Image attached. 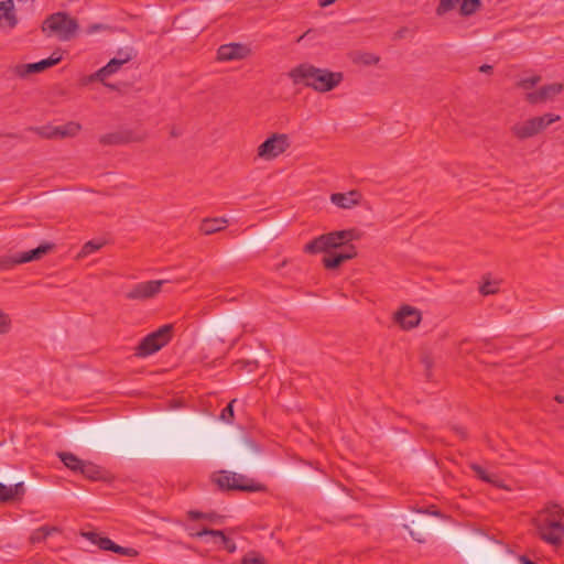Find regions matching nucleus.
I'll list each match as a JSON object with an SVG mask.
<instances>
[{
	"label": "nucleus",
	"mask_w": 564,
	"mask_h": 564,
	"mask_svg": "<svg viewBox=\"0 0 564 564\" xmlns=\"http://www.w3.org/2000/svg\"><path fill=\"white\" fill-rule=\"evenodd\" d=\"M520 562H521V564H535L533 561H531L527 556H521Z\"/></svg>",
	"instance_id": "obj_46"
},
{
	"label": "nucleus",
	"mask_w": 564,
	"mask_h": 564,
	"mask_svg": "<svg viewBox=\"0 0 564 564\" xmlns=\"http://www.w3.org/2000/svg\"><path fill=\"white\" fill-rule=\"evenodd\" d=\"M534 118H535V121H536L540 132L543 131L550 124H552L561 119V117L558 115H554V113H545L543 116L534 117Z\"/></svg>",
	"instance_id": "obj_28"
},
{
	"label": "nucleus",
	"mask_w": 564,
	"mask_h": 564,
	"mask_svg": "<svg viewBox=\"0 0 564 564\" xmlns=\"http://www.w3.org/2000/svg\"><path fill=\"white\" fill-rule=\"evenodd\" d=\"M11 328V318L0 310V335L9 333Z\"/></svg>",
	"instance_id": "obj_37"
},
{
	"label": "nucleus",
	"mask_w": 564,
	"mask_h": 564,
	"mask_svg": "<svg viewBox=\"0 0 564 564\" xmlns=\"http://www.w3.org/2000/svg\"><path fill=\"white\" fill-rule=\"evenodd\" d=\"M215 482L223 490H240L248 492L263 491L265 487L253 479L234 471L221 470Z\"/></svg>",
	"instance_id": "obj_5"
},
{
	"label": "nucleus",
	"mask_w": 564,
	"mask_h": 564,
	"mask_svg": "<svg viewBox=\"0 0 564 564\" xmlns=\"http://www.w3.org/2000/svg\"><path fill=\"white\" fill-rule=\"evenodd\" d=\"M186 531L192 538L210 536L214 543H219L220 546L228 553H235L237 550L236 543L226 535L223 530H214L208 528L197 529L195 525H187Z\"/></svg>",
	"instance_id": "obj_8"
},
{
	"label": "nucleus",
	"mask_w": 564,
	"mask_h": 564,
	"mask_svg": "<svg viewBox=\"0 0 564 564\" xmlns=\"http://www.w3.org/2000/svg\"><path fill=\"white\" fill-rule=\"evenodd\" d=\"M99 142L104 145H113L123 143L124 139L120 133H107L100 137Z\"/></svg>",
	"instance_id": "obj_32"
},
{
	"label": "nucleus",
	"mask_w": 564,
	"mask_h": 564,
	"mask_svg": "<svg viewBox=\"0 0 564 564\" xmlns=\"http://www.w3.org/2000/svg\"><path fill=\"white\" fill-rule=\"evenodd\" d=\"M12 489H13L14 498L22 497L25 494V487L22 481L13 485Z\"/></svg>",
	"instance_id": "obj_42"
},
{
	"label": "nucleus",
	"mask_w": 564,
	"mask_h": 564,
	"mask_svg": "<svg viewBox=\"0 0 564 564\" xmlns=\"http://www.w3.org/2000/svg\"><path fill=\"white\" fill-rule=\"evenodd\" d=\"M394 319L403 329H411L419 325L421 313L414 307L404 305L395 313Z\"/></svg>",
	"instance_id": "obj_16"
},
{
	"label": "nucleus",
	"mask_w": 564,
	"mask_h": 564,
	"mask_svg": "<svg viewBox=\"0 0 564 564\" xmlns=\"http://www.w3.org/2000/svg\"><path fill=\"white\" fill-rule=\"evenodd\" d=\"M31 131L37 133L41 138L44 139H57V127L54 126H43L30 128Z\"/></svg>",
	"instance_id": "obj_27"
},
{
	"label": "nucleus",
	"mask_w": 564,
	"mask_h": 564,
	"mask_svg": "<svg viewBox=\"0 0 564 564\" xmlns=\"http://www.w3.org/2000/svg\"><path fill=\"white\" fill-rule=\"evenodd\" d=\"M459 0H440L435 13L443 17L456 8ZM481 7V0H460L459 13L463 17L475 14Z\"/></svg>",
	"instance_id": "obj_10"
},
{
	"label": "nucleus",
	"mask_w": 564,
	"mask_h": 564,
	"mask_svg": "<svg viewBox=\"0 0 564 564\" xmlns=\"http://www.w3.org/2000/svg\"><path fill=\"white\" fill-rule=\"evenodd\" d=\"M361 194L358 191H349L347 193H333L330 195V202L343 209H350L359 205Z\"/></svg>",
	"instance_id": "obj_18"
},
{
	"label": "nucleus",
	"mask_w": 564,
	"mask_h": 564,
	"mask_svg": "<svg viewBox=\"0 0 564 564\" xmlns=\"http://www.w3.org/2000/svg\"><path fill=\"white\" fill-rule=\"evenodd\" d=\"M562 90V84L553 83L550 85L542 86L540 89L535 91L528 93L525 95V99L532 105L542 104L561 94Z\"/></svg>",
	"instance_id": "obj_15"
},
{
	"label": "nucleus",
	"mask_w": 564,
	"mask_h": 564,
	"mask_svg": "<svg viewBox=\"0 0 564 564\" xmlns=\"http://www.w3.org/2000/svg\"><path fill=\"white\" fill-rule=\"evenodd\" d=\"M236 402V399L231 400L227 406L221 411L220 419L227 423H230L234 420V406L232 404Z\"/></svg>",
	"instance_id": "obj_38"
},
{
	"label": "nucleus",
	"mask_w": 564,
	"mask_h": 564,
	"mask_svg": "<svg viewBox=\"0 0 564 564\" xmlns=\"http://www.w3.org/2000/svg\"><path fill=\"white\" fill-rule=\"evenodd\" d=\"M82 536H84L86 540L90 541L91 543L99 546V549L105 551H111L113 547L115 542L111 541L107 536H101L99 533L94 531H86L82 532Z\"/></svg>",
	"instance_id": "obj_22"
},
{
	"label": "nucleus",
	"mask_w": 564,
	"mask_h": 564,
	"mask_svg": "<svg viewBox=\"0 0 564 564\" xmlns=\"http://www.w3.org/2000/svg\"><path fill=\"white\" fill-rule=\"evenodd\" d=\"M57 455H58L59 459L62 460V463L65 465V467H67L68 469H70L72 471H74L76 474L80 473V469H82V466L84 463L83 459H80L75 454L69 453V452H59Z\"/></svg>",
	"instance_id": "obj_24"
},
{
	"label": "nucleus",
	"mask_w": 564,
	"mask_h": 564,
	"mask_svg": "<svg viewBox=\"0 0 564 564\" xmlns=\"http://www.w3.org/2000/svg\"><path fill=\"white\" fill-rule=\"evenodd\" d=\"M470 468L475 471L477 477L479 479H481L482 481H486V482H489V484H494V485H496L498 487L500 486L498 484V481L494 478V476L488 474L487 470L485 468H482L480 465L471 464Z\"/></svg>",
	"instance_id": "obj_29"
},
{
	"label": "nucleus",
	"mask_w": 564,
	"mask_h": 564,
	"mask_svg": "<svg viewBox=\"0 0 564 564\" xmlns=\"http://www.w3.org/2000/svg\"><path fill=\"white\" fill-rule=\"evenodd\" d=\"M52 248H53V245L44 243L33 250L21 252L19 254H15V256H12L9 258H4V259L0 260V268L1 269H10L17 264H22V263L31 262L34 260H39L44 254H46Z\"/></svg>",
	"instance_id": "obj_12"
},
{
	"label": "nucleus",
	"mask_w": 564,
	"mask_h": 564,
	"mask_svg": "<svg viewBox=\"0 0 564 564\" xmlns=\"http://www.w3.org/2000/svg\"><path fill=\"white\" fill-rule=\"evenodd\" d=\"M137 55L135 51L131 46L122 47L117 51V59H120L122 64L130 62Z\"/></svg>",
	"instance_id": "obj_33"
},
{
	"label": "nucleus",
	"mask_w": 564,
	"mask_h": 564,
	"mask_svg": "<svg viewBox=\"0 0 564 564\" xmlns=\"http://www.w3.org/2000/svg\"><path fill=\"white\" fill-rule=\"evenodd\" d=\"M290 138L285 133H273L258 147V156L271 161L290 148Z\"/></svg>",
	"instance_id": "obj_7"
},
{
	"label": "nucleus",
	"mask_w": 564,
	"mask_h": 564,
	"mask_svg": "<svg viewBox=\"0 0 564 564\" xmlns=\"http://www.w3.org/2000/svg\"><path fill=\"white\" fill-rule=\"evenodd\" d=\"M411 534H412V536H413L417 542H424V540H423V539L414 536V534H413L412 532H411Z\"/></svg>",
	"instance_id": "obj_49"
},
{
	"label": "nucleus",
	"mask_w": 564,
	"mask_h": 564,
	"mask_svg": "<svg viewBox=\"0 0 564 564\" xmlns=\"http://www.w3.org/2000/svg\"><path fill=\"white\" fill-rule=\"evenodd\" d=\"M251 54V48L242 43H229L220 45L217 51L219 61H237L243 59Z\"/></svg>",
	"instance_id": "obj_14"
},
{
	"label": "nucleus",
	"mask_w": 564,
	"mask_h": 564,
	"mask_svg": "<svg viewBox=\"0 0 564 564\" xmlns=\"http://www.w3.org/2000/svg\"><path fill=\"white\" fill-rule=\"evenodd\" d=\"M61 59H62L61 55L53 53L52 56H50L48 58L42 59L40 62L17 65L14 68V73L19 77L25 78L31 74L41 73V72L58 64Z\"/></svg>",
	"instance_id": "obj_13"
},
{
	"label": "nucleus",
	"mask_w": 564,
	"mask_h": 564,
	"mask_svg": "<svg viewBox=\"0 0 564 564\" xmlns=\"http://www.w3.org/2000/svg\"><path fill=\"white\" fill-rule=\"evenodd\" d=\"M18 24L13 0L0 1V28L12 30Z\"/></svg>",
	"instance_id": "obj_17"
},
{
	"label": "nucleus",
	"mask_w": 564,
	"mask_h": 564,
	"mask_svg": "<svg viewBox=\"0 0 564 564\" xmlns=\"http://www.w3.org/2000/svg\"><path fill=\"white\" fill-rule=\"evenodd\" d=\"M357 239H359V232L356 229L332 231L321 235L307 242L304 246V251L306 253L315 254L344 247V251L323 258V264L326 269H336L343 262L357 256L356 247L354 245H348V242Z\"/></svg>",
	"instance_id": "obj_1"
},
{
	"label": "nucleus",
	"mask_w": 564,
	"mask_h": 564,
	"mask_svg": "<svg viewBox=\"0 0 564 564\" xmlns=\"http://www.w3.org/2000/svg\"><path fill=\"white\" fill-rule=\"evenodd\" d=\"M19 3L32 4L35 0H17Z\"/></svg>",
	"instance_id": "obj_47"
},
{
	"label": "nucleus",
	"mask_w": 564,
	"mask_h": 564,
	"mask_svg": "<svg viewBox=\"0 0 564 564\" xmlns=\"http://www.w3.org/2000/svg\"><path fill=\"white\" fill-rule=\"evenodd\" d=\"M82 129V126L77 122L70 121L64 126L57 127V139H64L75 137Z\"/></svg>",
	"instance_id": "obj_25"
},
{
	"label": "nucleus",
	"mask_w": 564,
	"mask_h": 564,
	"mask_svg": "<svg viewBox=\"0 0 564 564\" xmlns=\"http://www.w3.org/2000/svg\"><path fill=\"white\" fill-rule=\"evenodd\" d=\"M14 499L12 486L0 482V502H9Z\"/></svg>",
	"instance_id": "obj_35"
},
{
	"label": "nucleus",
	"mask_w": 564,
	"mask_h": 564,
	"mask_svg": "<svg viewBox=\"0 0 564 564\" xmlns=\"http://www.w3.org/2000/svg\"><path fill=\"white\" fill-rule=\"evenodd\" d=\"M41 30L47 37L54 36L58 41L67 42L77 35L79 24L68 13L59 11L47 15L42 23Z\"/></svg>",
	"instance_id": "obj_4"
},
{
	"label": "nucleus",
	"mask_w": 564,
	"mask_h": 564,
	"mask_svg": "<svg viewBox=\"0 0 564 564\" xmlns=\"http://www.w3.org/2000/svg\"><path fill=\"white\" fill-rule=\"evenodd\" d=\"M555 400H556L558 403H564V397H563V395H556V397H555Z\"/></svg>",
	"instance_id": "obj_48"
},
{
	"label": "nucleus",
	"mask_w": 564,
	"mask_h": 564,
	"mask_svg": "<svg viewBox=\"0 0 564 564\" xmlns=\"http://www.w3.org/2000/svg\"><path fill=\"white\" fill-rule=\"evenodd\" d=\"M173 325L165 324L159 329L147 335L135 348V355L138 357H148L165 345L172 339Z\"/></svg>",
	"instance_id": "obj_6"
},
{
	"label": "nucleus",
	"mask_w": 564,
	"mask_h": 564,
	"mask_svg": "<svg viewBox=\"0 0 564 564\" xmlns=\"http://www.w3.org/2000/svg\"><path fill=\"white\" fill-rule=\"evenodd\" d=\"M479 70L481 73H489L492 70V66L491 65H488V64H484L479 67Z\"/></svg>",
	"instance_id": "obj_45"
},
{
	"label": "nucleus",
	"mask_w": 564,
	"mask_h": 564,
	"mask_svg": "<svg viewBox=\"0 0 564 564\" xmlns=\"http://www.w3.org/2000/svg\"><path fill=\"white\" fill-rule=\"evenodd\" d=\"M187 517L191 520L204 519V520H208L210 522H215L219 518L215 513H205V512H200V511H196V510H189L187 512Z\"/></svg>",
	"instance_id": "obj_34"
},
{
	"label": "nucleus",
	"mask_w": 564,
	"mask_h": 564,
	"mask_svg": "<svg viewBox=\"0 0 564 564\" xmlns=\"http://www.w3.org/2000/svg\"><path fill=\"white\" fill-rule=\"evenodd\" d=\"M241 564H267V560L257 551H250L241 558Z\"/></svg>",
	"instance_id": "obj_31"
},
{
	"label": "nucleus",
	"mask_w": 564,
	"mask_h": 564,
	"mask_svg": "<svg viewBox=\"0 0 564 564\" xmlns=\"http://www.w3.org/2000/svg\"><path fill=\"white\" fill-rule=\"evenodd\" d=\"M498 291V288L496 286L495 283L492 282H485L481 286H480V293L482 295H490V294H495L496 292Z\"/></svg>",
	"instance_id": "obj_41"
},
{
	"label": "nucleus",
	"mask_w": 564,
	"mask_h": 564,
	"mask_svg": "<svg viewBox=\"0 0 564 564\" xmlns=\"http://www.w3.org/2000/svg\"><path fill=\"white\" fill-rule=\"evenodd\" d=\"M228 225L226 218H206L202 221L199 230L204 235H212L225 229Z\"/></svg>",
	"instance_id": "obj_20"
},
{
	"label": "nucleus",
	"mask_w": 564,
	"mask_h": 564,
	"mask_svg": "<svg viewBox=\"0 0 564 564\" xmlns=\"http://www.w3.org/2000/svg\"><path fill=\"white\" fill-rule=\"evenodd\" d=\"M166 282V280H153L137 283L129 292L126 293V297L132 301H147L153 299L161 292L162 285Z\"/></svg>",
	"instance_id": "obj_11"
},
{
	"label": "nucleus",
	"mask_w": 564,
	"mask_h": 564,
	"mask_svg": "<svg viewBox=\"0 0 564 564\" xmlns=\"http://www.w3.org/2000/svg\"><path fill=\"white\" fill-rule=\"evenodd\" d=\"M511 132L518 139L523 140V139H528V138H531V137L540 133V130L538 128L535 118H531L523 122L513 124L511 128Z\"/></svg>",
	"instance_id": "obj_19"
},
{
	"label": "nucleus",
	"mask_w": 564,
	"mask_h": 564,
	"mask_svg": "<svg viewBox=\"0 0 564 564\" xmlns=\"http://www.w3.org/2000/svg\"><path fill=\"white\" fill-rule=\"evenodd\" d=\"M541 80L540 76H532L529 78H523L518 83V86L523 89L533 88Z\"/></svg>",
	"instance_id": "obj_39"
},
{
	"label": "nucleus",
	"mask_w": 564,
	"mask_h": 564,
	"mask_svg": "<svg viewBox=\"0 0 564 564\" xmlns=\"http://www.w3.org/2000/svg\"><path fill=\"white\" fill-rule=\"evenodd\" d=\"M111 551L115 553H118L120 555L129 556V557H135L139 554V552L133 547H124V546H120L116 543L113 544V547Z\"/></svg>",
	"instance_id": "obj_36"
},
{
	"label": "nucleus",
	"mask_w": 564,
	"mask_h": 564,
	"mask_svg": "<svg viewBox=\"0 0 564 564\" xmlns=\"http://www.w3.org/2000/svg\"><path fill=\"white\" fill-rule=\"evenodd\" d=\"M539 538L552 546H561L564 539V509L555 502L546 503L533 519Z\"/></svg>",
	"instance_id": "obj_2"
},
{
	"label": "nucleus",
	"mask_w": 564,
	"mask_h": 564,
	"mask_svg": "<svg viewBox=\"0 0 564 564\" xmlns=\"http://www.w3.org/2000/svg\"><path fill=\"white\" fill-rule=\"evenodd\" d=\"M123 64L116 57L111 58L104 67L98 69L94 75L95 78L105 83V80L112 74L117 73Z\"/></svg>",
	"instance_id": "obj_23"
},
{
	"label": "nucleus",
	"mask_w": 564,
	"mask_h": 564,
	"mask_svg": "<svg viewBox=\"0 0 564 564\" xmlns=\"http://www.w3.org/2000/svg\"><path fill=\"white\" fill-rule=\"evenodd\" d=\"M79 474H82L85 478L90 479V480L105 479V476H106L105 469H102L100 466H98L91 462H87V460H84Z\"/></svg>",
	"instance_id": "obj_21"
},
{
	"label": "nucleus",
	"mask_w": 564,
	"mask_h": 564,
	"mask_svg": "<svg viewBox=\"0 0 564 564\" xmlns=\"http://www.w3.org/2000/svg\"><path fill=\"white\" fill-rule=\"evenodd\" d=\"M186 531L192 538L210 536L214 543H219L220 546L228 553H235L237 550L236 543L226 535L223 530H214L208 528L197 529L195 525H187Z\"/></svg>",
	"instance_id": "obj_9"
},
{
	"label": "nucleus",
	"mask_w": 564,
	"mask_h": 564,
	"mask_svg": "<svg viewBox=\"0 0 564 564\" xmlns=\"http://www.w3.org/2000/svg\"><path fill=\"white\" fill-rule=\"evenodd\" d=\"M102 243L95 242V241H88L83 246L82 253L84 256L90 254L101 248Z\"/></svg>",
	"instance_id": "obj_40"
},
{
	"label": "nucleus",
	"mask_w": 564,
	"mask_h": 564,
	"mask_svg": "<svg viewBox=\"0 0 564 564\" xmlns=\"http://www.w3.org/2000/svg\"><path fill=\"white\" fill-rule=\"evenodd\" d=\"M58 528L56 527H48L43 525L36 530H34L31 534V542L32 543H40L46 540L48 535H51L54 532H58Z\"/></svg>",
	"instance_id": "obj_26"
},
{
	"label": "nucleus",
	"mask_w": 564,
	"mask_h": 564,
	"mask_svg": "<svg viewBox=\"0 0 564 564\" xmlns=\"http://www.w3.org/2000/svg\"><path fill=\"white\" fill-rule=\"evenodd\" d=\"M354 61L358 64H361L365 66H370V65H376L380 61V58H379V56H377L372 53H359L356 55Z\"/></svg>",
	"instance_id": "obj_30"
},
{
	"label": "nucleus",
	"mask_w": 564,
	"mask_h": 564,
	"mask_svg": "<svg viewBox=\"0 0 564 564\" xmlns=\"http://www.w3.org/2000/svg\"><path fill=\"white\" fill-rule=\"evenodd\" d=\"M99 28H100V25H94V26H91V30H90V31L98 30Z\"/></svg>",
	"instance_id": "obj_50"
},
{
	"label": "nucleus",
	"mask_w": 564,
	"mask_h": 564,
	"mask_svg": "<svg viewBox=\"0 0 564 564\" xmlns=\"http://www.w3.org/2000/svg\"><path fill=\"white\" fill-rule=\"evenodd\" d=\"M236 366L239 367V368H248L251 371V370H253L258 366V362L257 361L239 360L236 364Z\"/></svg>",
	"instance_id": "obj_43"
},
{
	"label": "nucleus",
	"mask_w": 564,
	"mask_h": 564,
	"mask_svg": "<svg viewBox=\"0 0 564 564\" xmlns=\"http://www.w3.org/2000/svg\"><path fill=\"white\" fill-rule=\"evenodd\" d=\"M295 85L303 84L319 93H327L336 88L344 79L340 72L318 68L310 64H301L289 73Z\"/></svg>",
	"instance_id": "obj_3"
},
{
	"label": "nucleus",
	"mask_w": 564,
	"mask_h": 564,
	"mask_svg": "<svg viewBox=\"0 0 564 564\" xmlns=\"http://www.w3.org/2000/svg\"><path fill=\"white\" fill-rule=\"evenodd\" d=\"M335 1L336 0H319L318 4L321 8H325V7L333 4Z\"/></svg>",
	"instance_id": "obj_44"
}]
</instances>
